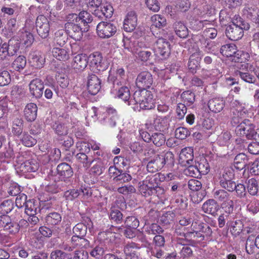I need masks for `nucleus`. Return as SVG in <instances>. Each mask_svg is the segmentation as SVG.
<instances>
[{
    "mask_svg": "<svg viewBox=\"0 0 259 259\" xmlns=\"http://www.w3.org/2000/svg\"><path fill=\"white\" fill-rule=\"evenodd\" d=\"M151 152L154 155L150 156L147 164L148 171L154 173L161 170L165 165L168 167L174 165V155L171 151L158 152L152 150Z\"/></svg>",
    "mask_w": 259,
    "mask_h": 259,
    "instance_id": "1",
    "label": "nucleus"
},
{
    "mask_svg": "<svg viewBox=\"0 0 259 259\" xmlns=\"http://www.w3.org/2000/svg\"><path fill=\"white\" fill-rule=\"evenodd\" d=\"M139 104L143 107V110H151L155 108V102L153 99V95L150 91L146 89L138 90L133 95V99H131V102Z\"/></svg>",
    "mask_w": 259,
    "mask_h": 259,
    "instance_id": "2",
    "label": "nucleus"
},
{
    "mask_svg": "<svg viewBox=\"0 0 259 259\" xmlns=\"http://www.w3.org/2000/svg\"><path fill=\"white\" fill-rule=\"evenodd\" d=\"M235 132L237 135L245 136L247 139L259 140V129L249 119H244L236 128Z\"/></svg>",
    "mask_w": 259,
    "mask_h": 259,
    "instance_id": "3",
    "label": "nucleus"
},
{
    "mask_svg": "<svg viewBox=\"0 0 259 259\" xmlns=\"http://www.w3.org/2000/svg\"><path fill=\"white\" fill-rule=\"evenodd\" d=\"M67 22L65 24L66 32L75 40H80L84 32L88 31V26L83 27L75 19L69 20V14L66 17Z\"/></svg>",
    "mask_w": 259,
    "mask_h": 259,
    "instance_id": "4",
    "label": "nucleus"
},
{
    "mask_svg": "<svg viewBox=\"0 0 259 259\" xmlns=\"http://www.w3.org/2000/svg\"><path fill=\"white\" fill-rule=\"evenodd\" d=\"M89 60L90 66L97 73L103 72L108 68L109 64L107 60L103 59L102 54L98 52L90 54Z\"/></svg>",
    "mask_w": 259,
    "mask_h": 259,
    "instance_id": "5",
    "label": "nucleus"
},
{
    "mask_svg": "<svg viewBox=\"0 0 259 259\" xmlns=\"http://www.w3.org/2000/svg\"><path fill=\"white\" fill-rule=\"evenodd\" d=\"M116 31V26L111 22L102 21L97 26V34L102 38H109L113 36Z\"/></svg>",
    "mask_w": 259,
    "mask_h": 259,
    "instance_id": "6",
    "label": "nucleus"
},
{
    "mask_svg": "<svg viewBox=\"0 0 259 259\" xmlns=\"http://www.w3.org/2000/svg\"><path fill=\"white\" fill-rule=\"evenodd\" d=\"M154 52L161 59L167 58L170 54L169 42L163 38L158 39L154 45Z\"/></svg>",
    "mask_w": 259,
    "mask_h": 259,
    "instance_id": "7",
    "label": "nucleus"
},
{
    "mask_svg": "<svg viewBox=\"0 0 259 259\" xmlns=\"http://www.w3.org/2000/svg\"><path fill=\"white\" fill-rule=\"evenodd\" d=\"M0 227L10 234H16L19 231L17 222L7 215L0 216Z\"/></svg>",
    "mask_w": 259,
    "mask_h": 259,
    "instance_id": "8",
    "label": "nucleus"
},
{
    "mask_svg": "<svg viewBox=\"0 0 259 259\" xmlns=\"http://www.w3.org/2000/svg\"><path fill=\"white\" fill-rule=\"evenodd\" d=\"M35 27L38 34L42 38L49 35L50 24L48 19L44 15L38 16L36 20Z\"/></svg>",
    "mask_w": 259,
    "mask_h": 259,
    "instance_id": "9",
    "label": "nucleus"
},
{
    "mask_svg": "<svg viewBox=\"0 0 259 259\" xmlns=\"http://www.w3.org/2000/svg\"><path fill=\"white\" fill-rule=\"evenodd\" d=\"M56 170L60 179L63 180L66 183H71V179L73 175V171L69 164L66 162L61 163L58 165Z\"/></svg>",
    "mask_w": 259,
    "mask_h": 259,
    "instance_id": "10",
    "label": "nucleus"
},
{
    "mask_svg": "<svg viewBox=\"0 0 259 259\" xmlns=\"http://www.w3.org/2000/svg\"><path fill=\"white\" fill-rule=\"evenodd\" d=\"M153 82L152 74L148 71H143L138 74L136 83L139 90H146L152 85Z\"/></svg>",
    "mask_w": 259,
    "mask_h": 259,
    "instance_id": "11",
    "label": "nucleus"
},
{
    "mask_svg": "<svg viewBox=\"0 0 259 259\" xmlns=\"http://www.w3.org/2000/svg\"><path fill=\"white\" fill-rule=\"evenodd\" d=\"M30 95L38 99L42 97L44 89V82L39 78L32 79L29 84Z\"/></svg>",
    "mask_w": 259,
    "mask_h": 259,
    "instance_id": "12",
    "label": "nucleus"
},
{
    "mask_svg": "<svg viewBox=\"0 0 259 259\" xmlns=\"http://www.w3.org/2000/svg\"><path fill=\"white\" fill-rule=\"evenodd\" d=\"M69 20L71 19H75L83 27L88 26V29L89 30V24L93 21L92 15L86 11H81L78 15L71 13L69 14Z\"/></svg>",
    "mask_w": 259,
    "mask_h": 259,
    "instance_id": "13",
    "label": "nucleus"
},
{
    "mask_svg": "<svg viewBox=\"0 0 259 259\" xmlns=\"http://www.w3.org/2000/svg\"><path fill=\"white\" fill-rule=\"evenodd\" d=\"M140 248L139 244L133 242L126 244L123 247L125 259H139L140 253L138 250Z\"/></svg>",
    "mask_w": 259,
    "mask_h": 259,
    "instance_id": "14",
    "label": "nucleus"
},
{
    "mask_svg": "<svg viewBox=\"0 0 259 259\" xmlns=\"http://www.w3.org/2000/svg\"><path fill=\"white\" fill-rule=\"evenodd\" d=\"M87 89L88 92L92 95H96L100 90L101 81L94 74L88 76Z\"/></svg>",
    "mask_w": 259,
    "mask_h": 259,
    "instance_id": "15",
    "label": "nucleus"
},
{
    "mask_svg": "<svg viewBox=\"0 0 259 259\" xmlns=\"http://www.w3.org/2000/svg\"><path fill=\"white\" fill-rule=\"evenodd\" d=\"M202 56V52L199 49L193 53L189 58L188 67L190 72L195 73L200 68V61Z\"/></svg>",
    "mask_w": 259,
    "mask_h": 259,
    "instance_id": "16",
    "label": "nucleus"
},
{
    "mask_svg": "<svg viewBox=\"0 0 259 259\" xmlns=\"http://www.w3.org/2000/svg\"><path fill=\"white\" fill-rule=\"evenodd\" d=\"M179 163L183 166L194 164L193 149L190 147L183 149L179 154Z\"/></svg>",
    "mask_w": 259,
    "mask_h": 259,
    "instance_id": "17",
    "label": "nucleus"
},
{
    "mask_svg": "<svg viewBox=\"0 0 259 259\" xmlns=\"http://www.w3.org/2000/svg\"><path fill=\"white\" fill-rule=\"evenodd\" d=\"M125 71L123 68H119L117 70L116 76L110 74L108 76L107 81L111 83L113 88L116 86L118 87L120 85L126 84V79L124 78Z\"/></svg>",
    "mask_w": 259,
    "mask_h": 259,
    "instance_id": "18",
    "label": "nucleus"
},
{
    "mask_svg": "<svg viewBox=\"0 0 259 259\" xmlns=\"http://www.w3.org/2000/svg\"><path fill=\"white\" fill-rule=\"evenodd\" d=\"M227 226L230 229V232L234 237L238 236L243 231L244 224L242 219H238L237 218H233L232 220L227 222Z\"/></svg>",
    "mask_w": 259,
    "mask_h": 259,
    "instance_id": "19",
    "label": "nucleus"
},
{
    "mask_svg": "<svg viewBox=\"0 0 259 259\" xmlns=\"http://www.w3.org/2000/svg\"><path fill=\"white\" fill-rule=\"evenodd\" d=\"M28 61L32 67L40 69L44 66L46 58L40 52L34 51L30 53Z\"/></svg>",
    "mask_w": 259,
    "mask_h": 259,
    "instance_id": "20",
    "label": "nucleus"
},
{
    "mask_svg": "<svg viewBox=\"0 0 259 259\" xmlns=\"http://www.w3.org/2000/svg\"><path fill=\"white\" fill-rule=\"evenodd\" d=\"M225 33L227 37L233 41L238 40L243 36V31L234 23L226 27Z\"/></svg>",
    "mask_w": 259,
    "mask_h": 259,
    "instance_id": "21",
    "label": "nucleus"
},
{
    "mask_svg": "<svg viewBox=\"0 0 259 259\" xmlns=\"http://www.w3.org/2000/svg\"><path fill=\"white\" fill-rule=\"evenodd\" d=\"M239 70H237L235 72L237 76H239L243 81L249 83H254L256 81L255 76L248 72H243V70L248 67L247 63L238 64L237 66Z\"/></svg>",
    "mask_w": 259,
    "mask_h": 259,
    "instance_id": "22",
    "label": "nucleus"
},
{
    "mask_svg": "<svg viewBox=\"0 0 259 259\" xmlns=\"http://www.w3.org/2000/svg\"><path fill=\"white\" fill-rule=\"evenodd\" d=\"M137 25V16L135 11L129 12L123 23V29L126 32H132Z\"/></svg>",
    "mask_w": 259,
    "mask_h": 259,
    "instance_id": "23",
    "label": "nucleus"
},
{
    "mask_svg": "<svg viewBox=\"0 0 259 259\" xmlns=\"http://www.w3.org/2000/svg\"><path fill=\"white\" fill-rule=\"evenodd\" d=\"M248 157L244 153H240L237 154L234 159V167L238 170H241L248 168L249 164Z\"/></svg>",
    "mask_w": 259,
    "mask_h": 259,
    "instance_id": "24",
    "label": "nucleus"
},
{
    "mask_svg": "<svg viewBox=\"0 0 259 259\" xmlns=\"http://www.w3.org/2000/svg\"><path fill=\"white\" fill-rule=\"evenodd\" d=\"M208 107L214 113L220 112L224 108L225 101L222 98H213L208 102Z\"/></svg>",
    "mask_w": 259,
    "mask_h": 259,
    "instance_id": "25",
    "label": "nucleus"
},
{
    "mask_svg": "<svg viewBox=\"0 0 259 259\" xmlns=\"http://www.w3.org/2000/svg\"><path fill=\"white\" fill-rule=\"evenodd\" d=\"M73 67L78 70H83L89 62V57L85 54H78L74 57Z\"/></svg>",
    "mask_w": 259,
    "mask_h": 259,
    "instance_id": "26",
    "label": "nucleus"
},
{
    "mask_svg": "<svg viewBox=\"0 0 259 259\" xmlns=\"http://www.w3.org/2000/svg\"><path fill=\"white\" fill-rule=\"evenodd\" d=\"M37 107L34 103L28 104L24 110L25 118L29 122L34 121L37 116Z\"/></svg>",
    "mask_w": 259,
    "mask_h": 259,
    "instance_id": "27",
    "label": "nucleus"
},
{
    "mask_svg": "<svg viewBox=\"0 0 259 259\" xmlns=\"http://www.w3.org/2000/svg\"><path fill=\"white\" fill-rule=\"evenodd\" d=\"M202 209L204 212L214 215L219 209V205L215 200L210 199L203 203Z\"/></svg>",
    "mask_w": 259,
    "mask_h": 259,
    "instance_id": "28",
    "label": "nucleus"
},
{
    "mask_svg": "<svg viewBox=\"0 0 259 259\" xmlns=\"http://www.w3.org/2000/svg\"><path fill=\"white\" fill-rule=\"evenodd\" d=\"M39 167V164L35 160L29 159L21 163L19 166L20 170L23 172L36 171Z\"/></svg>",
    "mask_w": 259,
    "mask_h": 259,
    "instance_id": "29",
    "label": "nucleus"
},
{
    "mask_svg": "<svg viewBox=\"0 0 259 259\" xmlns=\"http://www.w3.org/2000/svg\"><path fill=\"white\" fill-rule=\"evenodd\" d=\"M25 206V212L27 215H36L41 211L39 202L33 199L28 200Z\"/></svg>",
    "mask_w": 259,
    "mask_h": 259,
    "instance_id": "30",
    "label": "nucleus"
},
{
    "mask_svg": "<svg viewBox=\"0 0 259 259\" xmlns=\"http://www.w3.org/2000/svg\"><path fill=\"white\" fill-rule=\"evenodd\" d=\"M113 89L114 90L113 91V92L114 90L116 91V93L115 94L119 98L127 102L130 100V98L131 97V94L130 89L125 85V84L123 85H120L118 87L116 86V87L113 88Z\"/></svg>",
    "mask_w": 259,
    "mask_h": 259,
    "instance_id": "31",
    "label": "nucleus"
},
{
    "mask_svg": "<svg viewBox=\"0 0 259 259\" xmlns=\"http://www.w3.org/2000/svg\"><path fill=\"white\" fill-rule=\"evenodd\" d=\"M259 10L256 6L246 4L243 9V14L246 17L253 21L258 16Z\"/></svg>",
    "mask_w": 259,
    "mask_h": 259,
    "instance_id": "32",
    "label": "nucleus"
},
{
    "mask_svg": "<svg viewBox=\"0 0 259 259\" xmlns=\"http://www.w3.org/2000/svg\"><path fill=\"white\" fill-rule=\"evenodd\" d=\"M176 213L172 211H168L163 213L160 219V222L163 226L168 227L174 223L176 219Z\"/></svg>",
    "mask_w": 259,
    "mask_h": 259,
    "instance_id": "33",
    "label": "nucleus"
},
{
    "mask_svg": "<svg viewBox=\"0 0 259 259\" xmlns=\"http://www.w3.org/2000/svg\"><path fill=\"white\" fill-rule=\"evenodd\" d=\"M176 34L181 38H186L188 35V29L184 23L176 21L173 25Z\"/></svg>",
    "mask_w": 259,
    "mask_h": 259,
    "instance_id": "34",
    "label": "nucleus"
},
{
    "mask_svg": "<svg viewBox=\"0 0 259 259\" xmlns=\"http://www.w3.org/2000/svg\"><path fill=\"white\" fill-rule=\"evenodd\" d=\"M71 243L73 248H88L90 246V242L84 237L73 236L71 239Z\"/></svg>",
    "mask_w": 259,
    "mask_h": 259,
    "instance_id": "35",
    "label": "nucleus"
},
{
    "mask_svg": "<svg viewBox=\"0 0 259 259\" xmlns=\"http://www.w3.org/2000/svg\"><path fill=\"white\" fill-rule=\"evenodd\" d=\"M138 185L139 191L142 196L147 197L153 195L154 187L151 186L144 181L140 182Z\"/></svg>",
    "mask_w": 259,
    "mask_h": 259,
    "instance_id": "36",
    "label": "nucleus"
},
{
    "mask_svg": "<svg viewBox=\"0 0 259 259\" xmlns=\"http://www.w3.org/2000/svg\"><path fill=\"white\" fill-rule=\"evenodd\" d=\"M23 120L21 118L14 117L12 122V133L13 134L19 137L23 132Z\"/></svg>",
    "mask_w": 259,
    "mask_h": 259,
    "instance_id": "37",
    "label": "nucleus"
},
{
    "mask_svg": "<svg viewBox=\"0 0 259 259\" xmlns=\"http://www.w3.org/2000/svg\"><path fill=\"white\" fill-rule=\"evenodd\" d=\"M171 201L176 206L179 207L180 209L185 210L187 208L188 199L186 197L183 196L182 193L176 197H172Z\"/></svg>",
    "mask_w": 259,
    "mask_h": 259,
    "instance_id": "38",
    "label": "nucleus"
},
{
    "mask_svg": "<svg viewBox=\"0 0 259 259\" xmlns=\"http://www.w3.org/2000/svg\"><path fill=\"white\" fill-rule=\"evenodd\" d=\"M26 59L25 57L22 55L18 56L12 63L11 68L13 71L20 72L26 66Z\"/></svg>",
    "mask_w": 259,
    "mask_h": 259,
    "instance_id": "39",
    "label": "nucleus"
},
{
    "mask_svg": "<svg viewBox=\"0 0 259 259\" xmlns=\"http://www.w3.org/2000/svg\"><path fill=\"white\" fill-rule=\"evenodd\" d=\"M52 53L54 57L60 61H65L69 58L68 52L64 49L54 48Z\"/></svg>",
    "mask_w": 259,
    "mask_h": 259,
    "instance_id": "40",
    "label": "nucleus"
},
{
    "mask_svg": "<svg viewBox=\"0 0 259 259\" xmlns=\"http://www.w3.org/2000/svg\"><path fill=\"white\" fill-rule=\"evenodd\" d=\"M236 50L237 47L235 44H226L221 47L220 53L227 57H232L235 54Z\"/></svg>",
    "mask_w": 259,
    "mask_h": 259,
    "instance_id": "41",
    "label": "nucleus"
},
{
    "mask_svg": "<svg viewBox=\"0 0 259 259\" xmlns=\"http://www.w3.org/2000/svg\"><path fill=\"white\" fill-rule=\"evenodd\" d=\"M162 176L160 173H157L154 175L147 176L143 181L155 188L158 185H160L161 179L163 178Z\"/></svg>",
    "mask_w": 259,
    "mask_h": 259,
    "instance_id": "42",
    "label": "nucleus"
},
{
    "mask_svg": "<svg viewBox=\"0 0 259 259\" xmlns=\"http://www.w3.org/2000/svg\"><path fill=\"white\" fill-rule=\"evenodd\" d=\"M62 220L61 215L56 212L50 213L46 217V222L48 225L55 226L59 224Z\"/></svg>",
    "mask_w": 259,
    "mask_h": 259,
    "instance_id": "43",
    "label": "nucleus"
},
{
    "mask_svg": "<svg viewBox=\"0 0 259 259\" xmlns=\"http://www.w3.org/2000/svg\"><path fill=\"white\" fill-rule=\"evenodd\" d=\"M122 218L123 214L120 210L115 207L111 208L109 218L112 222L120 224L122 222Z\"/></svg>",
    "mask_w": 259,
    "mask_h": 259,
    "instance_id": "44",
    "label": "nucleus"
},
{
    "mask_svg": "<svg viewBox=\"0 0 259 259\" xmlns=\"http://www.w3.org/2000/svg\"><path fill=\"white\" fill-rule=\"evenodd\" d=\"M118 175L116 178H113L114 183L117 184H122L124 183L128 182L132 180L131 176L122 170H121V172Z\"/></svg>",
    "mask_w": 259,
    "mask_h": 259,
    "instance_id": "45",
    "label": "nucleus"
},
{
    "mask_svg": "<svg viewBox=\"0 0 259 259\" xmlns=\"http://www.w3.org/2000/svg\"><path fill=\"white\" fill-rule=\"evenodd\" d=\"M181 97L184 103L187 105L193 104L195 101V95L190 91H186L183 92Z\"/></svg>",
    "mask_w": 259,
    "mask_h": 259,
    "instance_id": "46",
    "label": "nucleus"
},
{
    "mask_svg": "<svg viewBox=\"0 0 259 259\" xmlns=\"http://www.w3.org/2000/svg\"><path fill=\"white\" fill-rule=\"evenodd\" d=\"M214 198L219 201L224 202L230 198V194L224 189L216 190L213 193Z\"/></svg>",
    "mask_w": 259,
    "mask_h": 259,
    "instance_id": "47",
    "label": "nucleus"
},
{
    "mask_svg": "<svg viewBox=\"0 0 259 259\" xmlns=\"http://www.w3.org/2000/svg\"><path fill=\"white\" fill-rule=\"evenodd\" d=\"M75 157L78 162L82 163L84 167L88 168L93 162L92 158H89L85 153L82 152L77 153Z\"/></svg>",
    "mask_w": 259,
    "mask_h": 259,
    "instance_id": "48",
    "label": "nucleus"
},
{
    "mask_svg": "<svg viewBox=\"0 0 259 259\" xmlns=\"http://www.w3.org/2000/svg\"><path fill=\"white\" fill-rule=\"evenodd\" d=\"M73 236L84 237L87 232V227L83 223H78L72 229Z\"/></svg>",
    "mask_w": 259,
    "mask_h": 259,
    "instance_id": "49",
    "label": "nucleus"
},
{
    "mask_svg": "<svg viewBox=\"0 0 259 259\" xmlns=\"http://www.w3.org/2000/svg\"><path fill=\"white\" fill-rule=\"evenodd\" d=\"M151 19L153 23V25L156 27L161 28L165 26L166 24V19L160 15H154L151 17Z\"/></svg>",
    "mask_w": 259,
    "mask_h": 259,
    "instance_id": "50",
    "label": "nucleus"
},
{
    "mask_svg": "<svg viewBox=\"0 0 259 259\" xmlns=\"http://www.w3.org/2000/svg\"><path fill=\"white\" fill-rule=\"evenodd\" d=\"M152 141L153 143L157 147L163 145L165 142L166 138L164 135L161 133H155L152 135Z\"/></svg>",
    "mask_w": 259,
    "mask_h": 259,
    "instance_id": "51",
    "label": "nucleus"
},
{
    "mask_svg": "<svg viewBox=\"0 0 259 259\" xmlns=\"http://www.w3.org/2000/svg\"><path fill=\"white\" fill-rule=\"evenodd\" d=\"M247 190L248 193L253 196L256 195L258 191V186L257 181L254 179H250L247 182Z\"/></svg>",
    "mask_w": 259,
    "mask_h": 259,
    "instance_id": "52",
    "label": "nucleus"
},
{
    "mask_svg": "<svg viewBox=\"0 0 259 259\" xmlns=\"http://www.w3.org/2000/svg\"><path fill=\"white\" fill-rule=\"evenodd\" d=\"M14 207V203L11 200H6L0 204V212L3 215L10 212Z\"/></svg>",
    "mask_w": 259,
    "mask_h": 259,
    "instance_id": "53",
    "label": "nucleus"
},
{
    "mask_svg": "<svg viewBox=\"0 0 259 259\" xmlns=\"http://www.w3.org/2000/svg\"><path fill=\"white\" fill-rule=\"evenodd\" d=\"M8 44H9V56H13L15 55L19 50L20 43L17 40L10 39Z\"/></svg>",
    "mask_w": 259,
    "mask_h": 259,
    "instance_id": "54",
    "label": "nucleus"
},
{
    "mask_svg": "<svg viewBox=\"0 0 259 259\" xmlns=\"http://www.w3.org/2000/svg\"><path fill=\"white\" fill-rule=\"evenodd\" d=\"M21 142L25 146L30 147L36 144L37 140L27 133H24L21 139Z\"/></svg>",
    "mask_w": 259,
    "mask_h": 259,
    "instance_id": "55",
    "label": "nucleus"
},
{
    "mask_svg": "<svg viewBox=\"0 0 259 259\" xmlns=\"http://www.w3.org/2000/svg\"><path fill=\"white\" fill-rule=\"evenodd\" d=\"M245 248L247 253L250 254L254 253L257 248L256 240L254 241L250 236H249L246 242Z\"/></svg>",
    "mask_w": 259,
    "mask_h": 259,
    "instance_id": "56",
    "label": "nucleus"
},
{
    "mask_svg": "<svg viewBox=\"0 0 259 259\" xmlns=\"http://www.w3.org/2000/svg\"><path fill=\"white\" fill-rule=\"evenodd\" d=\"M126 227H129L136 230L139 226V221L135 216H129L126 218L124 221Z\"/></svg>",
    "mask_w": 259,
    "mask_h": 259,
    "instance_id": "57",
    "label": "nucleus"
},
{
    "mask_svg": "<svg viewBox=\"0 0 259 259\" xmlns=\"http://www.w3.org/2000/svg\"><path fill=\"white\" fill-rule=\"evenodd\" d=\"M168 187L170 188V192L172 195V197H176L183 193L181 185L178 182H170L168 185Z\"/></svg>",
    "mask_w": 259,
    "mask_h": 259,
    "instance_id": "58",
    "label": "nucleus"
},
{
    "mask_svg": "<svg viewBox=\"0 0 259 259\" xmlns=\"http://www.w3.org/2000/svg\"><path fill=\"white\" fill-rule=\"evenodd\" d=\"M200 238L201 240L204 239V236L198 231H189L186 232V240L190 243H193L194 240Z\"/></svg>",
    "mask_w": 259,
    "mask_h": 259,
    "instance_id": "59",
    "label": "nucleus"
},
{
    "mask_svg": "<svg viewBox=\"0 0 259 259\" xmlns=\"http://www.w3.org/2000/svg\"><path fill=\"white\" fill-rule=\"evenodd\" d=\"M145 231L149 234L160 235L164 232V230L158 224L152 223L147 228Z\"/></svg>",
    "mask_w": 259,
    "mask_h": 259,
    "instance_id": "60",
    "label": "nucleus"
},
{
    "mask_svg": "<svg viewBox=\"0 0 259 259\" xmlns=\"http://www.w3.org/2000/svg\"><path fill=\"white\" fill-rule=\"evenodd\" d=\"M52 127L59 136H66L68 134V128L64 124L55 122Z\"/></svg>",
    "mask_w": 259,
    "mask_h": 259,
    "instance_id": "61",
    "label": "nucleus"
},
{
    "mask_svg": "<svg viewBox=\"0 0 259 259\" xmlns=\"http://www.w3.org/2000/svg\"><path fill=\"white\" fill-rule=\"evenodd\" d=\"M100 7V8L101 9V11H103L104 18H110L112 17L114 10L111 5L108 3L102 4Z\"/></svg>",
    "mask_w": 259,
    "mask_h": 259,
    "instance_id": "62",
    "label": "nucleus"
},
{
    "mask_svg": "<svg viewBox=\"0 0 259 259\" xmlns=\"http://www.w3.org/2000/svg\"><path fill=\"white\" fill-rule=\"evenodd\" d=\"M55 40L60 46L65 44L66 40V34L63 30H60L55 34Z\"/></svg>",
    "mask_w": 259,
    "mask_h": 259,
    "instance_id": "63",
    "label": "nucleus"
},
{
    "mask_svg": "<svg viewBox=\"0 0 259 259\" xmlns=\"http://www.w3.org/2000/svg\"><path fill=\"white\" fill-rule=\"evenodd\" d=\"M80 195L79 190L77 189H71L66 191L64 197L68 201H73Z\"/></svg>",
    "mask_w": 259,
    "mask_h": 259,
    "instance_id": "64",
    "label": "nucleus"
}]
</instances>
